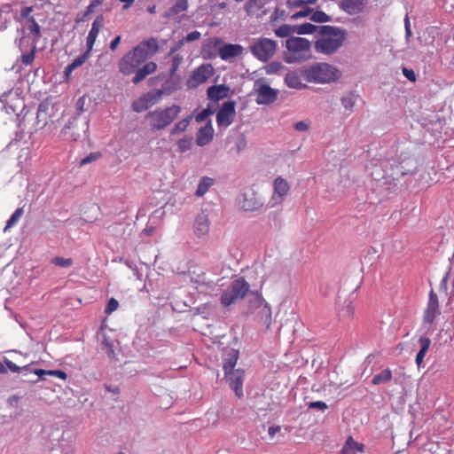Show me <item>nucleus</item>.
I'll return each instance as SVG.
<instances>
[{"instance_id":"f704fd0d","label":"nucleus","mask_w":454,"mask_h":454,"mask_svg":"<svg viewBox=\"0 0 454 454\" xmlns=\"http://www.w3.org/2000/svg\"><path fill=\"white\" fill-rule=\"evenodd\" d=\"M319 27L320 26H317L311 23L294 25L295 33L298 35H311L317 31L319 33Z\"/></svg>"},{"instance_id":"72a5a7b5","label":"nucleus","mask_w":454,"mask_h":454,"mask_svg":"<svg viewBox=\"0 0 454 454\" xmlns=\"http://www.w3.org/2000/svg\"><path fill=\"white\" fill-rule=\"evenodd\" d=\"M289 191L288 183L282 177H278L274 181V192L280 198L286 196Z\"/></svg>"},{"instance_id":"a19ab883","label":"nucleus","mask_w":454,"mask_h":454,"mask_svg":"<svg viewBox=\"0 0 454 454\" xmlns=\"http://www.w3.org/2000/svg\"><path fill=\"white\" fill-rule=\"evenodd\" d=\"M35 374L38 375V377H43V375H55L62 380L67 379V373L62 370L47 371L43 369H35Z\"/></svg>"},{"instance_id":"0e129e2a","label":"nucleus","mask_w":454,"mask_h":454,"mask_svg":"<svg viewBox=\"0 0 454 454\" xmlns=\"http://www.w3.org/2000/svg\"><path fill=\"white\" fill-rule=\"evenodd\" d=\"M213 114V111L207 107L203 109L200 114H197L195 120L197 122H202L205 121L207 117H209Z\"/></svg>"},{"instance_id":"4be33fe9","label":"nucleus","mask_w":454,"mask_h":454,"mask_svg":"<svg viewBox=\"0 0 454 454\" xmlns=\"http://www.w3.org/2000/svg\"><path fill=\"white\" fill-rule=\"evenodd\" d=\"M231 89L225 84L210 86L207 90V98L215 102L229 97Z\"/></svg>"},{"instance_id":"79ce46f5","label":"nucleus","mask_w":454,"mask_h":454,"mask_svg":"<svg viewBox=\"0 0 454 454\" xmlns=\"http://www.w3.org/2000/svg\"><path fill=\"white\" fill-rule=\"evenodd\" d=\"M102 348L107 355L109 358H114L115 353L114 348V343L113 341L107 338L106 336H104L102 340Z\"/></svg>"},{"instance_id":"603ef678","label":"nucleus","mask_w":454,"mask_h":454,"mask_svg":"<svg viewBox=\"0 0 454 454\" xmlns=\"http://www.w3.org/2000/svg\"><path fill=\"white\" fill-rule=\"evenodd\" d=\"M178 150L181 153H184L190 150L192 146V137H184L177 143Z\"/></svg>"},{"instance_id":"052dcab7","label":"nucleus","mask_w":454,"mask_h":454,"mask_svg":"<svg viewBox=\"0 0 454 454\" xmlns=\"http://www.w3.org/2000/svg\"><path fill=\"white\" fill-rule=\"evenodd\" d=\"M133 55H140L143 56L144 60H146L149 57H152L140 43H138L136 47L132 49Z\"/></svg>"},{"instance_id":"6ab92c4d","label":"nucleus","mask_w":454,"mask_h":454,"mask_svg":"<svg viewBox=\"0 0 454 454\" xmlns=\"http://www.w3.org/2000/svg\"><path fill=\"white\" fill-rule=\"evenodd\" d=\"M193 228L195 234L200 238L205 237L208 234L209 219L208 215L206 212L202 211L196 216Z\"/></svg>"},{"instance_id":"cd10ccee","label":"nucleus","mask_w":454,"mask_h":454,"mask_svg":"<svg viewBox=\"0 0 454 454\" xmlns=\"http://www.w3.org/2000/svg\"><path fill=\"white\" fill-rule=\"evenodd\" d=\"M90 53L88 51H86L85 52H83L82 55H80L79 57H77L75 59L73 60L72 63H70L69 65H67L64 70V76L67 80H69L70 76H71V74L72 72L77 68L78 67H81L82 65H83L86 60L88 59L89 56H90Z\"/></svg>"},{"instance_id":"7ed1b4c3","label":"nucleus","mask_w":454,"mask_h":454,"mask_svg":"<svg viewBox=\"0 0 454 454\" xmlns=\"http://www.w3.org/2000/svg\"><path fill=\"white\" fill-rule=\"evenodd\" d=\"M180 111L181 107L177 105H173L164 109L157 108L154 111L148 112L145 119L149 120L152 131L162 130L172 123Z\"/></svg>"},{"instance_id":"4468645a","label":"nucleus","mask_w":454,"mask_h":454,"mask_svg":"<svg viewBox=\"0 0 454 454\" xmlns=\"http://www.w3.org/2000/svg\"><path fill=\"white\" fill-rule=\"evenodd\" d=\"M440 314L439 301L437 294L431 290L427 309L424 312L423 320L426 324H432L434 318Z\"/></svg>"},{"instance_id":"c85d7f7f","label":"nucleus","mask_w":454,"mask_h":454,"mask_svg":"<svg viewBox=\"0 0 454 454\" xmlns=\"http://www.w3.org/2000/svg\"><path fill=\"white\" fill-rule=\"evenodd\" d=\"M239 349L236 348H230L227 351L226 356L223 359V370L224 372H230L232 370H235L234 367L237 364L238 358H239Z\"/></svg>"},{"instance_id":"4c0bfd02","label":"nucleus","mask_w":454,"mask_h":454,"mask_svg":"<svg viewBox=\"0 0 454 454\" xmlns=\"http://www.w3.org/2000/svg\"><path fill=\"white\" fill-rule=\"evenodd\" d=\"M140 44L151 56H153L159 50L158 42L153 37L142 41Z\"/></svg>"},{"instance_id":"774afa93","label":"nucleus","mask_w":454,"mask_h":454,"mask_svg":"<svg viewBox=\"0 0 454 454\" xmlns=\"http://www.w3.org/2000/svg\"><path fill=\"white\" fill-rule=\"evenodd\" d=\"M200 33L199 31H192L183 37L184 43H190L200 38Z\"/></svg>"},{"instance_id":"8fccbe9b","label":"nucleus","mask_w":454,"mask_h":454,"mask_svg":"<svg viewBox=\"0 0 454 454\" xmlns=\"http://www.w3.org/2000/svg\"><path fill=\"white\" fill-rule=\"evenodd\" d=\"M28 365L29 367H31L30 364ZM35 370H31V368H28L27 372H20L22 373V376L24 377L22 380L32 383L37 382L42 377H38V375L35 374Z\"/></svg>"},{"instance_id":"2eb2a0df","label":"nucleus","mask_w":454,"mask_h":454,"mask_svg":"<svg viewBox=\"0 0 454 454\" xmlns=\"http://www.w3.org/2000/svg\"><path fill=\"white\" fill-rule=\"evenodd\" d=\"M214 73V68L211 64H203L196 68L192 74V79L194 83L191 81L188 82V86L194 88L199 84L204 83Z\"/></svg>"},{"instance_id":"f03ea898","label":"nucleus","mask_w":454,"mask_h":454,"mask_svg":"<svg viewBox=\"0 0 454 454\" xmlns=\"http://www.w3.org/2000/svg\"><path fill=\"white\" fill-rule=\"evenodd\" d=\"M288 52L284 53L286 63L304 62L310 59L311 43L303 37L291 36L286 41Z\"/></svg>"},{"instance_id":"bb28decb","label":"nucleus","mask_w":454,"mask_h":454,"mask_svg":"<svg viewBox=\"0 0 454 454\" xmlns=\"http://www.w3.org/2000/svg\"><path fill=\"white\" fill-rule=\"evenodd\" d=\"M247 309L246 311V314H252L254 311L260 308L262 305V302L264 301V299L262 296L258 293V291H249V293L247 295Z\"/></svg>"},{"instance_id":"9d476101","label":"nucleus","mask_w":454,"mask_h":454,"mask_svg":"<svg viewBox=\"0 0 454 454\" xmlns=\"http://www.w3.org/2000/svg\"><path fill=\"white\" fill-rule=\"evenodd\" d=\"M236 102L229 100L224 102L216 114V122L218 126L228 127L234 121L236 115Z\"/></svg>"},{"instance_id":"58836bf2","label":"nucleus","mask_w":454,"mask_h":454,"mask_svg":"<svg viewBox=\"0 0 454 454\" xmlns=\"http://www.w3.org/2000/svg\"><path fill=\"white\" fill-rule=\"evenodd\" d=\"M260 321L267 327L271 323V309L268 303H265L258 314Z\"/></svg>"},{"instance_id":"412c9836","label":"nucleus","mask_w":454,"mask_h":454,"mask_svg":"<svg viewBox=\"0 0 454 454\" xmlns=\"http://www.w3.org/2000/svg\"><path fill=\"white\" fill-rule=\"evenodd\" d=\"M243 50L240 44L225 43L219 49V56L223 60H228L241 55Z\"/></svg>"},{"instance_id":"5701e85b","label":"nucleus","mask_w":454,"mask_h":454,"mask_svg":"<svg viewBox=\"0 0 454 454\" xmlns=\"http://www.w3.org/2000/svg\"><path fill=\"white\" fill-rule=\"evenodd\" d=\"M214 137V129L211 125V121H208L207 123L201 127L196 136V144L199 146H204L209 144Z\"/></svg>"},{"instance_id":"e2e57ef3","label":"nucleus","mask_w":454,"mask_h":454,"mask_svg":"<svg viewBox=\"0 0 454 454\" xmlns=\"http://www.w3.org/2000/svg\"><path fill=\"white\" fill-rule=\"evenodd\" d=\"M118 306H119L118 301L114 298H111L108 301L107 305L105 309V313L111 314L112 312H114V310L117 309Z\"/></svg>"},{"instance_id":"a878e982","label":"nucleus","mask_w":454,"mask_h":454,"mask_svg":"<svg viewBox=\"0 0 454 454\" xmlns=\"http://www.w3.org/2000/svg\"><path fill=\"white\" fill-rule=\"evenodd\" d=\"M51 109H52V106L48 101L40 103L36 113V125L38 129H43L46 126Z\"/></svg>"},{"instance_id":"aec40b11","label":"nucleus","mask_w":454,"mask_h":454,"mask_svg":"<svg viewBox=\"0 0 454 454\" xmlns=\"http://www.w3.org/2000/svg\"><path fill=\"white\" fill-rule=\"evenodd\" d=\"M139 67L131 53H126L119 61V70L124 75L133 74Z\"/></svg>"},{"instance_id":"a211bd4d","label":"nucleus","mask_w":454,"mask_h":454,"mask_svg":"<svg viewBox=\"0 0 454 454\" xmlns=\"http://www.w3.org/2000/svg\"><path fill=\"white\" fill-rule=\"evenodd\" d=\"M103 25H104V16L103 15L97 16L91 25V28H90V30L88 34L87 39H86L87 51L89 52L91 51L93 45L96 42V39L98 37V35L100 29L102 28Z\"/></svg>"},{"instance_id":"423d86ee","label":"nucleus","mask_w":454,"mask_h":454,"mask_svg":"<svg viewBox=\"0 0 454 454\" xmlns=\"http://www.w3.org/2000/svg\"><path fill=\"white\" fill-rule=\"evenodd\" d=\"M250 291V285L244 278L233 280L222 294L220 301L223 307H229L244 299Z\"/></svg>"},{"instance_id":"a18cd8bd","label":"nucleus","mask_w":454,"mask_h":454,"mask_svg":"<svg viewBox=\"0 0 454 454\" xmlns=\"http://www.w3.org/2000/svg\"><path fill=\"white\" fill-rule=\"evenodd\" d=\"M24 211L22 207H19L15 210V212L11 215L10 219L7 221L6 225L4 227V231L12 227L14 224L18 223Z\"/></svg>"},{"instance_id":"ddd939ff","label":"nucleus","mask_w":454,"mask_h":454,"mask_svg":"<svg viewBox=\"0 0 454 454\" xmlns=\"http://www.w3.org/2000/svg\"><path fill=\"white\" fill-rule=\"evenodd\" d=\"M368 4V0H340L338 6L348 15H356L362 13Z\"/></svg>"},{"instance_id":"c9c22d12","label":"nucleus","mask_w":454,"mask_h":454,"mask_svg":"<svg viewBox=\"0 0 454 454\" xmlns=\"http://www.w3.org/2000/svg\"><path fill=\"white\" fill-rule=\"evenodd\" d=\"M391 379H392V372L390 369L387 368V369L383 370L381 372H380L379 374L374 375L372 380V383L374 385L384 384V383L389 382L391 380Z\"/></svg>"},{"instance_id":"c03bdc74","label":"nucleus","mask_w":454,"mask_h":454,"mask_svg":"<svg viewBox=\"0 0 454 454\" xmlns=\"http://www.w3.org/2000/svg\"><path fill=\"white\" fill-rule=\"evenodd\" d=\"M310 20L317 23H325L331 20V17L323 11H316L312 12L310 16Z\"/></svg>"},{"instance_id":"bf43d9fd","label":"nucleus","mask_w":454,"mask_h":454,"mask_svg":"<svg viewBox=\"0 0 454 454\" xmlns=\"http://www.w3.org/2000/svg\"><path fill=\"white\" fill-rule=\"evenodd\" d=\"M133 55H140L143 56L144 60H146L149 57H152L140 43H138L136 47L132 49Z\"/></svg>"},{"instance_id":"e433bc0d","label":"nucleus","mask_w":454,"mask_h":454,"mask_svg":"<svg viewBox=\"0 0 454 454\" xmlns=\"http://www.w3.org/2000/svg\"><path fill=\"white\" fill-rule=\"evenodd\" d=\"M214 181L212 178L207 176H203L198 184L197 190L195 192V195L198 197L203 196L209 189V187L213 184Z\"/></svg>"},{"instance_id":"473e14b6","label":"nucleus","mask_w":454,"mask_h":454,"mask_svg":"<svg viewBox=\"0 0 454 454\" xmlns=\"http://www.w3.org/2000/svg\"><path fill=\"white\" fill-rule=\"evenodd\" d=\"M358 95L354 91H348L340 98L341 104L346 110H352L356 103Z\"/></svg>"},{"instance_id":"39448f33","label":"nucleus","mask_w":454,"mask_h":454,"mask_svg":"<svg viewBox=\"0 0 454 454\" xmlns=\"http://www.w3.org/2000/svg\"><path fill=\"white\" fill-rule=\"evenodd\" d=\"M385 168L387 169L384 170L386 174L381 177L387 175L392 179L398 180L405 175L413 173L417 168V162L411 153H401L396 162L395 161L394 164L387 162Z\"/></svg>"},{"instance_id":"7c9ffc66","label":"nucleus","mask_w":454,"mask_h":454,"mask_svg":"<svg viewBox=\"0 0 454 454\" xmlns=\"http://www.w3.org/2000/svg\"><path fill=\"white\" fill-rule=\"evenodd\" d=\"M188 8V1L187 0H176L175 4L168 8L165 13L164 17L167 19H171L180 12L186 11Z\"/></svg>"},{"instance_id":"ea45409f","label":"nucleus","mask_w":454,"mask_h":454,"mask_svg":"<svg viewBox=\"0 0 454 454\" xmlns=\"http://www.w3.org/2000/svg\"><path fill=\"white\" fill-rule=\"evenodd\" d=\"M294 33V25L288 24H283L275 30V34L278 37H288Z\"/></svg>"},{"instance_id":"09e8293b","label":"nucleus","mask_w":454,"mask_h":454,"mask_svg":"<svg viewBox=\"0 0 454 454\" xmlns=\"http://www.w3.org/2000/svg\"><path fill=\"white\" fill-rule=\"evenodd\" d=\"M29 25L27 26V29L35 35L36 38L41 37V27L39 24L35 21L34 17H29Z\"/></svg>"},{"instance_id":"20e7f679","label":"nucleus","mask_w":454,"mask_h":454,"mask_svg":"<svg viewBox=\"0 0 454 454\" xmlns=\"http://www.w3.org/2000/svg\"><path fill=\"white\" fill-rule=\"evenodd\" d=\"M339 76V70L327 63L305 67V80L308 82L330 83L336 81Z\"/></svg>"},{"instance_id":"dca6fc26","label":"nucleus","mask_w":454,"mask_h":454,"mask_svg":"<svg viewBox=\"0 0 454 454\" xmlns=\"http://www.w3.org/2000/svg\"><path fill=\"white\" fill-rule=\"evenodd\" d=\"M305 80V67L288 72L285 77V83L292 89L301 90L307 88L301 79Z\"/></svg>"},{"instance_id":"3c124183","label":"nucleus","mask_w":454,"mask_h":454,"mask_svg":"<svg viewBox=\"0 0 454 454\" xmlns=\"http://www.w3.org/2000/svg\"><path fill=\"white\" fill-rule=\"evenodd\" d=\"M4 363L5 364L6 368L10 369L13 372H27L29 368V365L18 366L7 358H4Z\"/></svg>"},{"instance_id":"393cba45","label":"nucleus","mask_w":454,"mask_h":454,"mask_svg":"<svg viewBox=\"0 0 454 454\" xmlns=\"http://www.w3.org/2000/svg\"><path fill=\"white\" fill-rule=\"evenodd\" d=\"M157 69V65L153 61L147 62L142 67H138L134 73L135 75L132 78L134 84H138L144 81L147 75L154 73Z\"/></svg>"},{"instance_id":"de8ad7c7","label":"nucleus","mask_w":454,"mask_h":454,"mask_svg":"<svg viewBox=\"0 0 454 454\" xmlns=\"http://www.w3.org/2000/svg\"><path fill=\"white\" fill-rule=\"evenodd\" d=\"M283 65L279 61H272L264 67L267 74H277L283 68Z\"/></svg>"},{"instance_id":"864d4df0","label":"nucleus","mask_w":454,"mask_h":454,"mask_svg":"<svg viewBox=\"0 0 454 454\" xmlns=\"http://www.w3.org/2000/svg\"><path fill=\"white\" fill-rule=\"evenodd\" d=\"M247 148V139L243 133L239 134L237 137L235 149L237 153H240Z\"/></svg>"},{"instance_id":"49530a36","label":"nucleus","mask_w":454,"mask_h":454,"mask_svg":"<svg viewBox=\"0 0 454 454\" xmlns=\"http://www.w3.org/2000/svg\"><path fill=\"white\" fill-rule=\"evenodd\" d=\"M51 263L61 268H69L73 265L74 261L71 258L55 256L51 259Z\"/></svg>"},{"instance_id":"13d9d810","label":"nucleus","mask_w":454,"mask_h":454,"mask_svg":"<svg viewBox=\"0 0 454 454\" xmlns=\"http://www.w3.org/2000/svg\"><path fill=\"white\" fill-rule=\"evenodd\" d=\"M183 61V57L180 55H175L172 59V65L170 67V74L173 75L179 68L180 64Z\"/></svg>"},{"instance_id":"338daca9","label":"nucleus","mask_w":454,"mask_h":454,"mask_svg":"<svg viewBox=\"0 0 454 454\" xmlns=\"http://www.w3.org/2000/svg\"><path fill=\"white\" fill-rule=\"evenodd\" d=\"M313 10L309 7H306L304 10L295 12L291 16L292 20H297L300 18H304L311 14Z\"/></svg>"},{"instance_id":"6e6552de","label":"nucleus","mask_w":454,"mask_h":454,"mask_svg":"<svg viewBox=\"0 0 454 454\" xmlns=\"http://www.w3.org/2000/svg\"><path fill=\"white\" fill-rule=\"evenodd\" d=\"M277 48V43L274 40L268 38H262L255 42L251 46V52L261 61L267 62L270 59Z\"/></svg>"},{"instance_id":"f8f14e48","label":"nucleus","mask_w":454,"mask_h":454,"mask_svg":"<svg viewBox=\"0 0 454 454\" xmlns=\"http://www.w3.org/2000/svg\"><path fill=\"white\" fill-rule=\"evenodd\" d=\"M242 197L243 199L240 201V205L245 211H254L263 205L261 198L253 189L245 191Z\"/></svg>"},{"instance_id":"f3484780","label":"nucleus","mask_w":454,"mask_h":454,"mask_svg":"<svg viewBox=\"0 0 454 454\" xmlns=\"http://www.w3.org/2000/svg\"><path fill=\"white\" fill-rule=\"evenodd\" d=\"M256 103L259 105H269L277 100L278 90L270 88L268 84H261L257 89Z\"/></svg>"},{"instance_id":"2f4dec72","label":"nucleus","mask_w":454,"mask_h":454,"mask_svg":"<svg viewBox=\"0 0 454 454\" xmlns=\"http://www.w3.org/2000/svg\"><path fill=\"white\" fill-rule=\"evenodd\" d=\"M419 343L420 345V349L418 352V354L416 355L415 362L418 366H420L424 361L426 353L427 352V350L430 347L431 340L427 337H420L419 340Z\"/></svg>"},{"instance_id":"9b49d317","label":"nucleus","mask_w":454,"mask_h":454,"mask_svg":"<svg viewBox=\"0 0 454 454\" xmlns=\"http://www.w3.org/2000/svg\"><path fill=\"white\" fill-rule=\"evenodd\" d=\"M226 381L229 386L235 392V395L238 398H242L243 394V380L245 376V371L242 369L232 370L230 372H224Z\"/></svg>"},{"instance_id":"6e6d98bb","label":"nucleus","mask_w":454,"mask_h":454,"mask_svg":"<svg viewBox=\"0 0 454 454\" xmlns=\"http://www.w3.org/2000/svg\"><path fill=\"white\" fill-rule=\"evenodd\" d=\"M176 89V83L173 80H168L162 84L160 90L163 91V94L169 95Z\"/></svg>"},{"instance_id":"680f3d73","label":"nucleus","mask_w":454,"mask_h":454,"mask_svg":"<svg viewBox=\"0 0 454 454\" xmlns=\"http://www.w3.org/2000/svg\"><path fill=\"white\" fill-rule=\"evenodd\" d=\"M103 4V0H92L87 6L84 16H89L95 12V9Z\"/></svg>"},{"instance_id":"4d7b16f0","label":"nucleus","mask_w":454,"mask_h":454,"mask_svg":"<svg viewBox=\"0 0 454 454\" xmlns=\"http://www.w3.org/2000/svg\"><path fill=\"white\" fill-rule=\"evenodd\" d=\"M35 46H34L30 52L22 54L21 56V61L24 65H30L33 63L35 59Z\"/></svg>"},{"instance_id":"1a4fd4ad","label":"nucleus","mask_w":454,"mask_h":454,"mask_svg":"<svg viewBox=\"0 0 454 454\" xmlns=\"http://www.w3.org/2000/svg\"><path fill=\"white\" fill-rule=\"evenodd\" d=\"M163 95L162 90L149 91L132 102V110L136 113H141L147 110L156 104Z\"/></svg>"},{"instance_id":"c756f323","label":"nucleus","mask_w":454,"mask_h":454,"mask_svg":"<svg viewBox=\"0 0 454 454\" xmlns=\"http://www.w3.org/2000/svg\"><path fill=\"white\" fill-rule=\"evenodd\" d=\"M357 451H364V444L354 441V439L349 436L346 440L340 454H356Z\"/></svg>"},{"instance_id":"0eeeda50","label":"nucleus","mask_w":454,"mask_h":454,"mask_svg":"<svg viewBox=\"0 0 454 454\" xmlns=\"http://www.w3.org/2000/svg\"><path fill=\"white\" fill-rule=\"evenodd\" d=\"M89 130V121L81 116H74L68 120L62 129L64 136L71 140L76 141L86 137Z\"/></svg>"},{"instance_id":"f257e3e1","label":"nucleus","mask_w":454,"mask_h":454,"mask_svg":"<svg viewBox=\"0 0 454 454\" xmlns=\"http://www.w3.org/2000/svg\"><path fill=\"white\" fill-rule=\"evenodd\" d=\"M318 38L314 48L317 53L332 55L335 53L343 44L347 37L345 29L330 25H323L319 27Z\"/></svg>"},{"instance_id":"b1692460","label":"nucleus","mask_w":454,"mask_h":454,"mask_svg":"<svg viewBox=\"0 0 454 454\" xmlns=\"http://www.w3.org/2000/svg\"><path fill=\"white\" fill-rule=\"evenodd\" d=\"M353 301L349 298H342L340 295L337 299L339 316L340 318H352L354 314Z\"/></svg>"},{"instance_id":"37998d69","label":"nucleus","mask_w":454,"mask_h":454,"mask_svg":"<svg viewBox=\"0 0 454 454\" xmlns=\"http://www.w3.org/2000/svg\"><path fill=\"white\" fill-rule=\"evenodd\" d=\"M191 120H192V116H188V117L183 119L182 121H178L177 123H176L174 128L171 129L170 134L172 136H174L178 132H183V131L186 130Z\"/></svg>"},{"instance_id":"5fc2aeb1","label":"nucleus","mask_w":454,"mask_h":454,"mask_svg":"<svg viewBox=\"0 0 454 454\" xmlns=\"http://www.w3.org/2000/svg\"><path fill=\"white\" fill-rule=\"evenodd\" d=\"M102 156V153L100 152H93L90 153L88 156L84 157L80 161V166H83L86 164H89L92 161H95L98 160Z\"/></svg>"},{"instance_id":"69168bd1","label":"nucleus","mask_w":454,"mask_h":454,"mask_svg":"<svg viewBox=\"0 0 454 454\" xmlns=\"http://www.w3.org/2000/svg\"><path fill=\"white\" fill-rule=\"evenodd\" d=\"M261 6H262V4L259 3V0H248L245 4V10H246L247 13L249 15L252 13V10L254 7L260 8Z\"/></svg>"}]
</instances>
